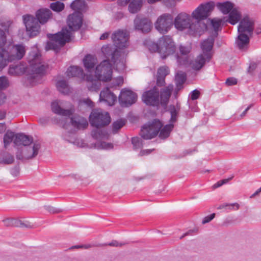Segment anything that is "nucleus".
Wrapping results in <instances>:
<instances>
[{
    "label": "nucleus",
    "instance_id": "nucleus-1",
    "mask_svg": "<svg viewBox=\"0 0 261 261\" xmlns=\"http://www.w3.org/2000/svg\"><path fill=\"white\" fill-rule=\"evenodd\" d=\"M30 65L28 68L25 65L19 63L11 65L9 67L8 73L13 76L20 75L31 70L30 79H35L41 76L45 72L47 66L42 64L41 55L39 52L32 51L30 53L28 58Z\"/></svg>",
    "mask_w": 261,
    "mask_h": 261
},
{
    "label": "nucleus",
    "instance_id": "nucleus-2",
    "mask_svg": "<svg viewBox=\"0 0 261 261\" xmlns=\"http://www.w3.org/2000/svg\"><path fill=\"white\" fill-rule=\"evenodd\" d=\"M53 13L47 8L38 10L35 13V17L30 14L22 16L23 22L26 28L27 34L31 37L37 36L40 33V24H44L51 18Z\"/></svg>",
    "mask_w": 261,
    "mask_h": 261
},
{
    "label": "nucleus",
    "instance_id": "nucleus-3",
    "mask_svg": "<svg viewBox=\"0 0 261 261\" xmlns=\"http://www.w3.org/2000/svg\"><path fill=\"white\" fill-rule=\"evenodd\" d=\"M23 45L17 44L6 48L0 49V70L6 66L9 62L21 59L25 55Z\"/></svg>",
    "mask_w": 261,
    "mask_h": 261
},
{
    "label": "nucleus",
    "instance_id": "nucleus-4",
    "mask_svg": "<svg viewBox=\"0 0 261 261\" xmlns=\"http://www.w3.org/2000/svg\"><path fill=\"white\" fill-rule=\"evenodd\" d=\"M46 36L48 40L46 42L45 50H51L56 53H59L65 45V27H63L61 31L56 33L47 34Z\"/></svg>",
    "mask_w": 261,
    "mask_h": 261
},
{
    "label": "nucleus",
    "instance_id": "nucleus-5",
    "mask_svg": "<svg viewBox=\"0 0 261 261\" xmlns=\"http://www.w3.org/2000/svg\"><path fill=\"white\" fill-rule=\"evenodd\" d=\"M111 120L109 113L103 112L100 109L92 110L89 115L90 124L97 128L107 126Z\"/></svg>",
    "mask_w": 261,
    "mask_h": 261
},
{
    "label": "nucleus",
    "instance_id": "nucleus-6",
    "mask_svg": "<svg viewBox=\"0 0 261 261\" xmlns=\"http://www.w3.org/2000/svg\"><path fill=\"white\" fill-rule=\"evenodd\" d=\"M101 52L106 60H109L116 66L120 64L122 67L124 66L123 57H122L121 52L117 47L110 44L103 45L101 48Z\"/></svg>",
    "mask_w": 261,
    "mask_h": 261
},
{
    "label": "nucleus",
    "instance_id": "nucleus-7",
    "mask_svg": "<svg viewBox=\"0 0 261 261\" xmlns=\"http://www.w3.org/2000/svg\"><path fill=\"white\" fill-rule=\"evenodd\" d=\"M163 125L160 120L154 119L151 123L142 126L140 135L144 139H151L157 136Z\"/></svg>",
    "mask_w": 261,
    "mask_h": 261
},
{
    "label": "nucleus",
    "instance_id": "nucleus-8",
    "mask_svg": "<svg viewBox=\"0 0 261 261\" xmlns=\"http://www.w3.org/2000/svg\"><path fill=\"white\" fill-rule=\"evenodd\" d=\"M95 76L98 81L108 82L111 81L112 75V65L109 60H104L96 66Z\"/></svg>",
    "mask_w": 261,
    "mask_h": 261
},
{
    "label": "nucleus",
    "instance_id": "nucleus-9",
    "mask_svg": "<svg viewBox=\"0 0 261 261\" xmlns=\"http://www.w3.org/2000/svg\"><path fill=\"white\" fill-rule=\"evenodd\" d=\"M159 42L160 45V54L163 59L175 52L176 46L171 36H163L160 38Z\"/></svg>",
    "mask_w": 261,
    "mask_h": 261
},
{
    "label": "nucleus",
    "instance_id": "nucleus-10",
    "mask_svg": "<svg viewBox=\"0 0 261 261\" xmlns=\"http://www.w3.org/2000/svg\"><path fill=\"white\" fill-rule=\"evenodd\" d=\"M173 18L171 14L165 13L159 16L155 22V29L161 34H166L173 27Z\"/></svg>",
    "mask_w": 261,
    "mask_h": 261
},
{
    "label": "nucleus",
    "instance_id": "nucleus-11",
    "mask_svg": "<svg viewBox=\"0 0 261 261\" xmlns=\"http://www.w3.org/2000/svg\"><path fill=\"white\" fill-rule=\"evenodd\" d=\"M215 4L213 2L200 5L192 13V17L196 20L201 21L206 19L213 10Z\"/></svg>",
    "mask_w": 261,
    "mask_h": 261
},
{
    "label": "nucleus",
    "instance_id": "nucleus-12",
    "mask_svg": "<svg viewBox=\"0 0 261 261\" xmlns=\"http://www.w3.org/2000/svg\"><path fill=\"white\" fill-rule=\"evenodd\" d=\"M62 102L60 100H56L51 103V111L58 115L54 117L52 121L59 126L64 128L65 126V109L62 108Z\"/></svg>",
    "mask_w": 261,
    "mask_h": 261
},
{
    "label": "nucleus",
    "instance_id": "nucleus-13",
    "mask_svg": "<svg viewBox=\"0 0 261 261\" xmlns=\"http://www.w3.org/2000/svg\"><path fill=\"white\" fill-rule=\"evenodd\" d=\"M143 102L147 106H158L160 105V92L156 86L144 92L142 96Z\"/></svg>",
    "mask_w": 261,
    "mask_h": 261
},
{
    "label": "nucleus",
    "instance_id": "nucleus-14",
    "mask_svg": "<svg viewBox=\"0 0 261 261\" xmlns=\"http://www.w3.org/2000/svg\"><path fill=\"white\" fill-rule=\"evenodd\" d=\"M137 99V95L130 90L123 89L121 90L119 96V100L121 105L126 107L135 103Z\"/></svg>",
    "mask_w": 261,
    "mask_h": 261
},
{
    "label": "nucleus",
    "instance_id": "nucleus-15",
    "mask_svg": "<svg viewBox=\"0 0 261 261\" xmlns=\"http://www.w3.org/2000/svg\"><path fill=\"white\" fill-rule=\"evenodd\" d=\"M83 14L80 12H75L68 17L67 24L70 30L77 31L83 24Z\"/></svg>",
    "mask_w": 261,
    "mask_h": 261
},
{
    "label": "nucleus",
    "instance_id": "nucleus-16",
    "mask_svg": "<svg viewBox=\"0 0 261 261\" xmlns=\"http://www.w3.org/2000/svg\"><path fill=\"white\" fill-rule=\"evenodd\" d=\"M173 22L175 27L178 30L183 31L190 26L191 17L187 13H181L177 15Z\"/></svg>",
    "mask_w": 261,
    "mask_h": 261
},
{
    "label": "nucleus",
    "instance_id": "nucleus-17",
    "mask_svg": "<svg viewBox=\"0 0 261 261\" xmlns=\"http://www.w3.org/2000/svg\"><path fill=\"white\" fill-rule=\"evenodd\" d=\"M112 39L116 47L123 48L127 46L128 36L126 32L118 31L113 34Z\"/></svg>",
    "mask_w": 261,
    "mask_h": 261
},
{
    "label": "nucleus",
    "instance_id": "nucleus-18",
    "mask_svg": "<svg viewBox=\"0 0 261 261\" xmlns=\"http://www.w3.org/2000/svg\"><path fill=\"white\" fill-rule=\"evenodd\" d=\"M254 30V22L251 20L248 16L244 17L240 22L238 25V33L247 32L251 35Z\"/></svg>",
    "mask_w": 261,
    "mask_h": 261
},
{
    "label": "nucleus",
    "instance_id": "nucleus-19",
    "mask_svg": "<svg viewBox=\"0 0 261 261\" xmlns=\"http://www.w3.org/2000/svg\"><path fill=\"white\" fill-rule=\"evenodd\" d=\"M214 43V39L212 38H207L201 42L200 48L202 53L200 54L206 57L207 59H212L214 55L213 51Z\"/></svg>",
    "mask_w": 261,
    "mask_h": 261
},
{
    "label": "nucleus",
    "instance_id": "nucleus-20",
    "mask_svg": "<svg viewBox=\"0 0 261 261\" xmlns=\"http://www.w3.org/2000/svg\"><path fill=\"white\" fill-rule=\"evenodd\" d=\"M134 26L136 30L143 33H148L151 30V23L148 19L137 16L134 19Z\"/></svg>",
    "mask_w": 261,
    "mask_h": 261
},
{
    "label": "nucleus",
    "instance_id": "nucleus-21",
    "mask_svg": "<svg viewBox=\"0 0 261 261\" xmlns=\"http://www.w3.org/2000/svg\"><path fill=\"white\" fill-rule=\"evenodd\" d=\"M41 145L39 143H34L32 146L29 145L25 147H23L25 159L31 160L35 158L38 154Z\"/></svg>",
    "mask_w": 261,
    "mask_h": 261
},
{
    "label": "nucleus",
    "instance_id": "nucleus-22",
    "mask_svg": "<svg viewBox=\"0 0 261 261\" xmlns=\"http://www.w3.org/2000/svg\"><path fill=\"white\" fill-rule=\"evenodd\" d=\"M99 99L100 101L107 102L110 106H112L116 101L117 97L108 87H106L100 92Z\"/></svg>",
    "mask_w": 261,
    "mask_h": 261
},
{
    "label": "nucleus",
    "instance_id": "nucleus-23",
    "mask_svg": "<svg viewBox=\"0 0 261 261\" xmlns=\"http://www.w3.org/2000/svg\"><path fill=\"white\" fill-rule=\"evenodd\" d=\"M70 123L72 126L77 129H84L88 126L87 119L79 115H74L71 117Z\"/></svg>",
    "mask_w": 261,
    "mask_h": 261
},
{
    "label": "nucleus",
    "instance_id": "nucleus-24",
    "mask_svg": "<svg viewBox=\"0 0 261 261\" xmlns=\"http://www.w3.org/2000/svg\"><path fill=\"white\" fill-rule=\"evenodd\" d=\"M172 90L173 86L171 85H169L161 90L160 94V103L162 106H165L167 105Z\"/></svg>",
    "mask_w": 261,
    "mask_h": 261
},
{
    "label": "nucleus",
    "instance_id": "nucleus-25",
    "mask_svg": "<svg viewBox=\"0 0 261 261\" xmlns=\"http://www.w3.org/2000/svg\"><path fill=\"white\" fill-rule=\"evenodd\" d=\"M211 60V59H207L206 57L199 54L195 60L191 62V67L194 70H200L204 67L206 63L210 62Z\"/></svg>",
    "mask_w": 261,
    "mask_h": 261
},
{
    "label": "nucleus",
    "instance_id": "nucleus-26",
    "mask_svg": "<svg viewBox=\"0 0 261 261\" xmlns=\"http://www.w3.org/2000/svg\"><path fill=\"white\" fill-rule=\"evenodd\" d=\"M33 142V138L23 134H17L14 140V143L16 145H22L23 147L31 144Z\"/></svg>",
    "mask_w": 261,
    "mask_h": 261
},
{
    "label": "nucleus",
    "instance_id": "nucleus-27",
    "mask_svg": "<svg viewBox=\"0 0 261 261\" xmlns=\"http://www.w3.org/2000/svg\"><path fill=\"white\" fill-rule=\"evenodd\" d=\"M249 36L244 33H239V35L236 39V43L237 47L240 49H243L246 46H248L249 43Z\"/></svg>",
    "mask_w": 261,
    "mask_h": 261
},
{
    "label": "nucleus",
    "instance_id": "nucleus-28",
    "mask_svg": "<svg viewBox=\"0 0 261 261\" xmlns=\"http://www.w3.org/2000/svg\"><path fill=\"white\" fill-rule=\"evenodd\" d=\"M96 59L91 55H87L83 59V63L86 69L90 71L96 64Z\"/></svg>",
    "mask_w": 261,
    "mask_h": 261
},
{
    "label": "nucleus",
    "instance_id": "nucleus-29",
    "mask_svg": "<svg viewBox=\"0 0 261 261\" xmlns=\"http://www.w3.org/2000/svg\"><path fill=\"white\" fill-rule=\"evenodd\" d=\"M229 13L228 18L225 19V22H228L231 24L234 25L241 19V14L236 9H232Z\"/></svg>",
    "mask_w": 261,
    "mask_h": 261
},
{
    "label": "nucleus",
    "instance_id": "nucleus-30",
    "mask_svg": "<svg viewBox=\"0 0 261 261\" xmlns=\"http://www.w3.org/2000/svg\"><path fill=\"white\" fill-rule=\"evenodd\" d=\"M218 9L224 14H227L233 9V4L228 1L223 3H218L216 5Z\"/></svg>",
    "mask_w": 261,
    "mask_h": 261
},
{
    "label": "nucleus",
    "instance_id": "nucleus-31",
    "mask_svg": "<svg viewBox=\"0 0 261 261\" xmlns=\"http://www.w3.org/2000/svg\"><path fill=\"white\" fill-rule=\"evenodd\" d=\"M173 124H168L162 127L159 131V136L161 139H165L169 137L174 128Z\"/></svg>",
    "mask_w": 261,
    "mask_h": 261
},
{
    "label": "nucleus",
    "instance_id": "nucleus-32",
    "mask_svg": "<svg viewBox=\"0 0 261 261\" xmlns=\"http://www.w3.org/2000/svg\"><path fill=\"white\" fill-rule=\"evenodd\" d=\"M84 71L82 68L76 66H70L66 71V74L68 76L81 77L83 75Z\"/></svg>",
    "mask_w": 261,
    "mask_h": 261
},
{
    "label": "nucleus",
    "instance_id": "nucleus-33",
    "mask_svg": "<svg viewBox=\"0 0 261 261\" xmlns=\"http://www.w3.org/2000/svg\"><path fill=\"white\" fill-rule=\"evenodd\" d=\"M142 5L141 0H132L128 6L129 11L132 13L138 12Z\"/></svg>",
    "mask_w": 261,
    "mask_h": 261
},
{
    "label": "nucleus",
    "instance_id": "nucleus-34",
    "mask_svg": "<svg viewBox=\"0 0 261 261\" xmlns=\"http://www.w3.org/2000/svg\"><path fill=\"white\" fill-rule=\"evenodd\" d=\"M4 225L6 226H24L26 227L31 228L30 225H24L20 221L15 219H7L3 220Z\"/></svg>",
    "mask_w": 261,
    "mask_h": 261
},
{
    "label": "nucleus",
    "instance_id": "nucleus-35",
    "mask_svg": "<svg viewBox=\"0 0 261 261\" xmlns=\"http://www.w3.org/2000/svg\"><path fill=\"white\" fill-rule=\"evenodd\" d=\"M187 75L185 72L178 71L175 75V81L177 88L180 87L186 82Z\"/></svg>",
    "mask_w": 261,
    "mask_h": 261
},
{
    "label": "nucleus",
    "instance_id": "nucleus-36",
    "mask_svg": "<svg viewBox=\"0 0 261 261\" xmlns=\"http://www.w3.org/2000/svg\"><path fill=\"white\" fill-rule=\"evenodd\" d=\"M169 111L171 115L169 123L174 124L177 121L178 112H177L174 105L169 106Z\"/></svg>",
    "mask_w": 261,
    "mask_h": 261
},
{
    "label": "nucleus",
    "instance_id": "nucleus-37",
    "mask_svg": "<svg viewBox=\"0 0 261 261\" xmlns=\"http://www.w3.org/2000/svg\"><path fill=\"white\" fill-rule=\"evenodd\" d=\"M15 135L11 131L8 130L4 136V147L6 148L8 145L14 140Z\"/></svg>",
    "mask_w": 261,
    "mask_h": 261
},
{
    "label": "nucleus",
    "instance_id": "nucleus-38",
    "mask_svg": "<svg viewBox=\"0 0 261 261\" xmlns=\"http://www.w3.org/2000/svg\"><path fill=\"white\" fill-rule=\"evenodd\" d=\"M65 5L63 3L57 1L50 5V8L55 12H60L64 10Z\"/></svg>",
    "mask_w": 261,
    "mask_h": 261
},
{
    "label": "nucleus",
    "instance_id": "nucleus-39",
    "mask_svg": "<svg viewBox=\"0 0 261 261\" xmlns=\"http://www.w3.org/2000/svg\"><path fill=\"white\" fill-rule=\"evenodd\" d=\"M132 143L135 150L142 148L143 146L142 139L138 137H133L132 138Z\"/></svg>",
    "mask_w": 261,
    "mask_h": 261
},
{
    "label": "nucleus",
    "instance_id": "nucleus-40",
    "mask_svg": "<svg viewBox=\"0 0 261 261\" xmlns=\"http://www.w3.org/2000/svg\"><path fill=\"white\" fill-rule=\"evenodd\" d=\"M225 19L226 17H223V19H213L211 21L212 25L215 32H217L221 25H223L225 22Z\"/></svg>",
    "mask_w": 261,
    "mask_h": 261
},
{
    "label": "nucleus",
    "instance_id": "nucleus-41",
    "mask_svg": "<svg viewBox=\"0 0 261 261\" xmlns=\"http://www.w3.org/2000/svg\"><path fill=\"white\" fill-rule=\"evenodd\" d=\"M84 7V3L81 0H75L70 4V8L77 12L82 10Z\"/></svg>",
    "mask_w": 261,
    "mask_h": 261
},
{
    "label": "nucleus",
    "instance_id": "nucleus-42",
    "mask_svg": "<svg viewBox=\"0 0 261 261\" xmlns=\"http://www.w3.org/2000/svg\"><path fill=\"white\" fill-rule=\"evenodd\" d=\"M125 124V121L123 119H119L113 123V132L116 133Z\"/></svg>",
    "mask_w": 261,
    "mask_h": 261
},
{
    "label": "nucleus",
    "instance_id": "nucleus-43",
    "mask_svg": "<svg viewBox=\"0 0 261 261\" xmlns=\"http://www.w3.org/2000/svg\"><path fill=\"white\" fill-rule=\"evenodd\" d=\"M200 21L197 20L195 23L190 22V26L188 29H189V30L191 31V33L194 34L196 33H199L201 31V28L200 26Z\"/></svg>",
    "mask_w": 261,
    "mask_h": 261
},
{
    "label": "nucleus",
    "instance_id": "nucleus-44",
    "mask_svg": "<svg viewBox=\"0 0 261 261\" xmlns=\"http://www.w3.org/2000/svg\"><path fill=\"white\" fill-rule=\"evenodd\" d=\"M169 74V68L166 66H164L159 68V69H158L156 76L166 77V76Z\"/></svg>",
    "mask_w": 261,
    "mask_h": 261
},
{
    "label": "nucleus",
    "instance_id": "nucleus-45",
    "mask_svg": "<svg viewBox=\"0 0 261 261\" xmlns=\"http://www.w3.org/2000/svg\"><path fill=\"white\" fill-rule=\"evenodd\" d=\"M107 135V132L102 130H95L92 132V136L93 138L98 139L104 138Z\"/></svg>",
    "mask_w": 261,
    "mask_h": 261
},
{
    "label": "nucleus",
    "instance_id": "nucleus-46",
    "mask_svg": "<svg viewBox=\"0 0 261 261\" xmlns=\"http://www.w3.org/2000/svg\"><path fill=\"white\" fill-rule=\"evenodd\" d=\"M56 87L58 90L61 93H65V80H58L56 83Z\"/></svg>",
    "mask_w": 261,
    "mask_h": 261
},
{
    "label": "nucleus",
    "instance_id": "nucleus-47",
    "mask_svg": "<svg viewBox=\"0 0 261 261\" xmlns=\"http://www.w3.org/2000/svg\"><path fill=\"white\" fill-rule=\"evenodd\" d=\"M7 42V37L5 32L0 29V49L4 48L3 47L5 46Z\"/></svg>",
    "mask_w": 261,
    "mask_h": 261
},
{
    "label": "nucleus",
    "instance_id": "nucleus-48",
    "mask_svg": "<svg viewBox=\"0 0 261 261\" xmlns=\"http://www.w3.org/2000/svg\"><path fill=\"white\" fill-rule=\"evenodd\" d=\"M14 161V159L13 156L9 153H7L4 156L2 163L5 164H12Z\"/></svg>",
    "mask_w": 261,
    "mask_h": 261
},
{
    "label": "nucleus",
    "instance_id": "nucleus-49",
    "mask_svg": "<svg viewBox=\"0 0 261 261\" xmlns=\"http://www.w3.org/2000/svg\"><path fill=\"white\" fill-rule=\"evenodd\" d=\"M233 178V176H232L231 177L227 178V179H224L222 180H220L218 181H217L216 184H215L213 187L214 189H216L217 188H219L224 184H227L230 180L232 179Z\"/></svg>",
    "mask_w": 261,
    "mask_h": 261
},
{
    "label": "nucleus",
    "instance_id": "nucleus-50",
    "mask_svg": "<svg viewBox=\"0 0 261 261\" xmlns=\"http://www.w3.org/2000/svg\"><path fill=\"white\" fill-rule=\"evenodd\" d=\"M8 85V79L5 76L0 77V90L6 88Z\"/></svg>",
    "mask_w": 261,
    "mask_h": 261
},
{
    "label": "nucleus",
    "instance_id": "nucleus-51",
    "mask_svg": "<svg viewBox=\"0 0 261 261\" xmlns=\"http://www.w3.org/2000/svg\"><path fill=\"white\" fill-rule=\"evenodd\" d=\"M149 48L151 52H158L160 54V45L159 41L158 43H152L149 45Z\"/></svg>",
    "mask_w": 261,
    "mask_h": 261
},
{
    "label": "nucleus",
    "instance_id": "nucleus-52",
    "mask_svg": "<svg viewBox=\"0 0 261 261\" xmlns=\"http://www.w3.org/2000/svg\"><path fill=\"white\" fill-rule=\"evenodd\" d=\"M75 31H72L71 30L66 29V43L72 41L74 38V34Z\"/></svg>",
    "mask_w": 261,
    "mask_h": 261
},
{
    "label": "nucleus",
    "instance_id": "nucleus-53",
    "mask_svg": "<svg viewBox=\"0 0 261 261\" xmlns=\"http://www.w3.org/2000/svg\"><path fill=\"white\" fill-rule=\"evenodd\" d=\"M237 79L233 77H230L226 79L225 84L228 86L235 85L237 84Z\"/></svg>",
    "mask_w": 261,
    "mask_h": 261
},
{
    "label": "nucleus",
    "instance_id": "nucleus-54",
    "mask_svg": "<svg viewBox=\"0 0 261 261\" xmlns=\"http://www.w3.org/2000/svg\"><path fill=\"white\" fill-rule=\"evenodd\" d=\"M16 159L22 161L23 160H25L24 154H23V147H21V148L18 149L16 153Z\"/></svg>",
    "mask_w": 261,
    "mask_h": 261
},
{
    "label": "nucleus",
    "instance_id": "nucleus-55",
    "mask_svg": "<svg viewBox=\"0 0 261 261\" xmlns=\"http://www.w3.org/2000/svg\"><path fill=\"white\" fill-rule=\"evenodd\" d=\"M200 94V92L198 90L195 89L191 92L190 98L192 100L197 99L199 98Z\"/></svg>",
    "mask_w": 261,
    "mask_h": 261
},
{
    "label": "nucleus",
    "instance_id": "nucleus-56",
    "mask_svg": "<svg viewBox=\"0 0 261 261\" xmlns=\"http://www.w3.org/2000/svg\"><path fill=\"white\" fill-rule=\"evenodd\" d=\"M165 85V77L156 76V85L162 87Z\"/></svg>",
    "mask_w": 261,
    "mask_h": 261
},
{
    "label": "nucleus",
    "instance_id": "nucleus-57",
    "mask_svg": "<svg viewBox=\"0 0 261 261\" xmlns=\"http://www.w3.org/2000/svg\"><path fill=\"white\" fill-rule=\"evenodd\" d=\"M215 214L213 213V214H211L210 215L204 217L202 222V224H204L208 223L211 220H212L215 218Z\"/></svg>",
    "mask_w": 261,
    "mask_h": 261
},
{
    "label": "nucleus",
    "instance_id": "nucleus-58",
    "mask_svg": "<svg viewBox=\"0 0 261 261\" xmlns=\"http://www.w3.org/2000/svg\"><path fill=\"white\" fill-rule=\"evenodd\" d=\"M100 85V84L98 82L95 81L94 82H92V85L89 88V89L92 91H96L99 89Z\"/></svg>",
    "mask_w": 261,
    "mask_h": 261
},
{
    "label": "nucleus",
    "instance_id": "nucleus-59",
    "mask_svg": "<svg viewBox=\"0 0 261 261\" xmlns=\"http://www.w3.org/2000/svg\"><path fill=\"white\" fill-rule=\"evenodd\" d=\"M179 50L180 54L182 55H187L190 53L189 48L186 46H180Z\"/></svg>",
    "mask_w": 261,
    "mask_h": 261
},
{
    "label": "nucleus",
    "instance_id": "nucleus-60",
    "mask_svg": "<svg viewBox=\"0 0 261 261\" xmlns=\"http://www.w3.org/2000/svg\"><path fill=\"white\" fill-rule=\"evenodd\" d=\"M126 244L127 243H119L118 241L114 240V241H112L110 243H109L108 245L110 246L121 247V246L124 245Z\"/></svg>",
    "mask_w": 261,
    "mask_h": 261
},
{
    "label": "nucleus",
    "instance_id": "nucleus-61",
    "mask_svg": "<svg viewBox=\"0 0 261 261\" xmlns=\"http://www.w3.org/2000/svg\"><path fill=\"white\" fill-rule=\"evenodd\" d=\"M11 174L14 176H17L19 173V168L18 167H14L11 169Z\"/></svg>",
    "mask_w": 261,
    "mask_h": 261
},
{
    "label": "nucleus",
    "instance_id": "nucleus-62",
    "mask_svg": "<svg viewBox=\"0 0 261 261\" xmlns=\"http://www.w3.org/2000/svg\"><path fill=\"white\" fill-rule=\"evenodd\" d=\"M11 24H12L11 21H5V22H2L0 23V25L5 29V31H6V30L8 31V28L10 27Z\"/></svg>",
    "mask_w": 261,
    "mask_h": 261
},
{
    "label": "nucleus",
    "instance_id": "nucleus-63",
    "mask_svg": "<svg viewBox=\"0 0 261 261\" xmlns=\"http://www.w3.org/2000/svg\"><path fill=\"white\" fill-rule=\"evenodd\" d=\"M45 208L48 212L50 213L54 214L58 212V211L55 208L51 206H45Z\"/></svg>",
    "mask_w": 261,
    "mask_h": 261
},
{
    "label": "nucleus",
    "instance_id": "nucleus-64",
    "mask_svg": "<svg viewBox=\"0 0 261 261\" xmlns=\"http://www.w3.org/2000/svg\"><path fill=\"white\" fill-rule=\"evenodd\" d=\"M84 102L90 108H93L94 106V102L89 98L84 99Z\"/></svg>",
    "mask_w": 261,
    "mask_h": 261
}]
</instances>
